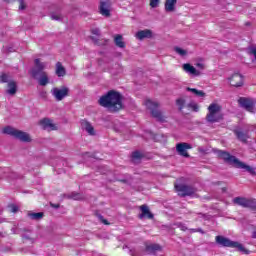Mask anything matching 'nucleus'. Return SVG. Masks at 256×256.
Wrapping results in <instances>:
<instances>
[{"instance_id": "obj_29", "label": "nucleus", "mask_w": 256, "mask_h": 256, "mask_svg": "<svg viewBox=\"0 0 256 256\" xmlns=\"http://www.w3.org/2000/svg\"><path fill=\"white\" fill-rule=\"evenodd\" d=\"M246 208L251 209V211H256V200L255 199H248L246 204Z\"/></svg>"}, {"instance_id": "obj_21", "label": "nucleus", "mask_w": 256, "mask_h": 256, "mask_svg": "<svg viewBox=\"0 0 256 256\" xmlns=\"http://www.w3.org/2000/svg\"><path fill=\"white\" fill-rule=\"evenodd\" d=\"M114 43L116 47H119V49H125V41H123V35L117 34L114 36Z\"/></svg>"}, {"instance_id": "obj_6", "label": "nucleus", "mask_w": 256, "mask_h": 256, "mask_svg": "<svg viewBox=\"0 0 256 256\" xmlns=\"http://www.w3.org/2000/svg\"><path fill=\"white\" fill-rule=\"evenodd\" d=\"M145 106L147 109L151 110V115L154 119L158 120L160 123H165L167 118L163 115V112L159 110L158 102H153L152 100L148 99L145 101Z\"/></svg>"}, {"instance_id": "obj_1", "label": "nucleus", "mask_w": 256, "mask_h": 256, "mask_svg": "<svg viewBox=\"0 0 256 256\" xmlns=\"http://www.w3.org/2000/svg\"><path fill=\"white\" fill-rule=\"evenodd\" d=\"M99 106L108 109L110 113H119L123 109V95L121 93L110 90L98 100Z\"/></svg>"}, {"instance_id": "obj_40", "label": "nucleus", "mask_w": 256, "mask_h": 256, "mask_svg": "<svg viewBox=\"0 0 256 256\" xmlns=\"http://www.w3.org/2000/svg\"><path fill=\"white\" fill-rule=\"evenodd\" d=\"M19 3V9L23 11L25 9V2L23 0H18Z\"/></svg>"}, {"instance_id": "obj_45", "label": "nucleus", "mask_w": 256, "mask_h": 256, "mask_svg": "<svg viewBox=\"0 0 256 256\" xmlns=\"http://www.w3.org/2000/svg\"><path fill=\"white\" fill-rule=\"evenodd\" d=\"M186 91H190L191 93H194V95L197 93V89L196 88H186Z\"/></svg>"}, {"instance_id": "obj_28", "label": "nucleus", "mask_w": 256, "mask_h": 256, "mask_svg": "<svg viewBox=\"0 0 256 256\" xmlns=\"http://www.w3.org/2000/svg\"><path fill=\"white\" fill-rule=\"evenodd\" d=\"M52 21H63V15L59 12H52L50 14Z\"/></svg>"}, {"instance_id": "obj_19", "label": "nucleus", "mask_w": 256, "mask_h": 256, "mask_svg": "<svg viewBox=\"0 0 256 256\" xmlns=\"http://www.w3.org/2000/svg\"><path fill=\"white\" fill-rule=\"evenodd\" d=\"M182 69L186 73H190V75H194L195 77H199V75H201V71L196 70L195 67L189 63L183 64Z\"/></svg>"}, {"instance_id": "obj_3", "label": "nucleus", "mask_w": 256, "mask_h": 256, "mask_svg": "<svg viewBox=\"0 0 256 256\" xmlns=\"http://www.w3.org/2000/svg\"><path fill=\"white\" fill-rule=\"evenodd\" d=\"M216 243L218 245H221V247H231L232 249H237L244 255H249L251 251H249L247 248L243 247V244L235 241H231L229 238H225L223 236H216L215 238Z\"/></svg>"}, {"instance_id": "obj_39", "label": "nucleus", "mask_w": 256, "mask_h": 256, "mask_svg": "<svg viewBox=\"0 0 256 256\" xmlns=\"http://www.w3.org/2000/svg\"><path fill=\"white\" fill-rule=\"evenodd\" d=\"M176 225H177L178 229H180L181 231H187V226H185V224L178 223Z\"/></svg>"}, {"instance_id": "obj_44", "label": "nucleus", "mask_w": 256, "mask_h": 256, "mask_svg": "<svg viewBox=\"0 0 256 256\" xmlns=\"http://www.w3.org/2000/svg\"><path fill=\"white\" fill-rule=\"evenodd\" d=\"M186 91H190L191 93H194V95L197 93V89L196 88H186Z\"/></svg>"}, {"instance_id": "obj_8", "label": "nucleus", "mask_w": 256, "mask_h": 256, "mask_svg": "<svg viewBox=\"0 0 256 256\" xmlns=\"http://www.w3.org/2000/svg\"><path fill=\"white\" fill-rule=\"evenodd\" d=\"M255 99L249 97H240L238 99V105L248 111V113H254L255 111Z\"/></svg>"}, {"instance_id": "obj_35", "label": "nucleus", "mask_w": 256, "mask_h": 256, "mask_svg": "<svg viewBox=\"0 0 256 256\" xmlns=\"http://www.w3.org/2000/svg\"><path fill=\"white\" fill-rule=\"evenodd\" d=\"M159 3H161V0H150V7L152 9H157V7H159Z\"/></svg>"}, {"instance_id": "obj_37", "label": "nucleus", "mask_w": 256, "mask_h": 256, "mask_svg": "<svg viewBox=\"0 0 256 256\" xmlns=\"http://www.w3.org/2000/svg\"><path fill=\"white\" fill-rule=\"evenodd\" d=\"M9 211L10 213H17L19 211V207L17 205H10Z\"/></svg>"}, {"instance_id": "obj_52", "label": "nucleus", "mask_w": 256, "mask_h": 256, "mask_svg": "<svg viewBox=\"0 0 256 256\" xmlns=\"http://www.w3.org/2000/svg\"><path fill=\"white\" fill-rule=\"evenodd\" d=\"M92 41H94V43H97V40L95 39V36L91 37Z\"/></svg>"}, {"instance_id": "obj_32", "label": "nucleus", "mask_w": 256, "mask_h": 256, "mask_svg": "<svg viewBox=\"0 0 256 256\" xmlns=\"http://www.w3.org/2000/svg\"><path fill=\"white\" fill-rule=\"evenodd\" d=\"M174 51L178 53V55H181V57H185V55H187V50H184L183 48H180V47H175Z\"/></svg>"}, {"instance_id": "obj_46", "label": "nucleus", "mask_w": 256, "mask_h": 256, "mask_svg": "<svg viewBox=\"0 0 256 256\" xmlns=\"http://www.w3.org/2000/svg\"><path fill=\"white\" fill-rule=\"evenodd\" d=\"M50 205H51V207H53L54 209H59V204H53V203H51Z\"/></svg>"}, {"instance_id": "obj_43", "label": "nucleus", "mask_w": 256, "mask_h": 256, "mask_svg": "<svg viewBox=\"0 0 256 256\" xmlns=\"http://www.w3.org/2000/svg\"><path fill=\"white\" fill-rule=\"evenodd\" d=\"M196 67L198 69H201V71H203V69H205V64H203V63H196Z\"/></svg>"}, {"instance_id": "obj_9", "label": "nucleus", "mask_w": 256, "mask_h": 256, "mask_svg": "<svg viewBox=\"0 0 256 256\" xmlns=\"http://www.w3.org/2000/svg\"><path fill=\"white\" fill-rule=\"evenodd\" d=\"M98 13L102 15V17H111V0H100Z\"/></svg>"}, {"instance_id": "obj_30", "label": "nucleus", "mask_w": 256, "mask_h": 256, "mask_svg": "<svg viewBox=\"0 0 256 256\" xmlns=\"http://www.w3.org/2000/svg\"><path fill=\"white\" fill-rule=\"evenodd\" d=\"M68 199H74V201H81V199H83V196L79 193H72L68 196Z\"/></svg>"}, {"instance_id": "obj_5", "label": "nucleus", "mask_w": 256, "mask_h": 256, "mask_svg": "<svg viewBox=\"0 0 256 256\" xmlns=\"http://www.w3.org/2000/svg\"><path fill=\"white\" fill-rule=\"evenodd\" d=\"M2 133H4V135H11L12 137H15V139H19V141H23L24 143L31 142V136H29L27 132L17 130L11 126L3 128Z\"/></svg>"}, {"instance_id": "obj_50", "label": "nucleus", "mask_w": 256, "mask_h": 256, "mask_svg": "<svg viewBox=\"0 0 256 256\" xmlns=\"http://www.w3.org/2000/svg\"><path fill=\"white\" fill-rule=\"evenodd\" d=\"M84 157H91V154L89 152L84 153Z\"/></svg>"}, {"instance_id": "obj_42", "label": "nucleus", "mask_w": 256, "mask_h": 256, "mask_svg": "<svg viewBox=\"0 0 256 256\" xmlns=\"http://www.w3.org/2000/svg\"><path fill=\"white\" fill-rule=\"evenodd\" d=\"M195 95L197 97H205V93L203 92V90H197Z\"/></svg>"}, {"instance_id": "obj_26", "label": "nucleus", "mask_w": 256, "mask_h": 256, "mask_svg": "<svg viewBox=\"0 0 256 256\" xmlns=\"http://www.w3.org/2000/svg\"><path fill=\"white\" fill-rule=\"evenodd\" d=\"M47 83H49V77L45 72H43L39 78V85H41L42 87H45Z\"/></svg>"}, {"instance_id": "obj_33", "label": "nucleus", "mask_w": 256, "mask_h": 256, "mask_svg": "<svg viewBox=\"0 0 256 256\" xmlns=\"http://www.w3.org/2000/svg\"><path fill=\"white\" fill-rule=\"evenodd\" d=\"M30 217L31 219H35V220L43 219V213L42 212L32 213L30 214Z\"/></svg>"}, {"instance_id": "obj_36", "label": "nucleus", "mask_w": 256, "mask_h": 256, "mask_svg": "<svg viewBox=\"0 0 256 256\" xmlns=\"http://www.w3.org/2000/svg\"><path fill=\"white\" fill-rule=\"evenodd\" d=\"M98 219H99V221H101V223H103L104 225H111V223H109V220L105 219V218L103 217V215H101V214H98Z\"/></svg>"}, {"instance_id": "obj_18", "label": "nucleus", "mask_w": 256, "mask_h": 256, "mask_svg": "<svg viewBox=\"0 0 256 256\" xmlns=\"http://www.w3.org/2000/svg\"><path fill=\"white\" fill-rule=\"evenodd\" d=\"M177 7V0H165L164 9L166 13H175Z\"/></svg>"}, {"instance_id": "obj_14", "label": "nucleus", "mask_w": 256, "mask_h": 256, "mask_svg": "<svg viewBox=\"0 0 256 256\" xmlns=\"http://www.w3.org/2000/svg\"><path fill=\"white\" fill-rule=\"evenodd\" d=\"M139 209L141 211V214H139V219H154L155 215L151 213V210H149V206L147 204H143L139 206Z\"/></svg>"}, {"instance_id": "obj_31", "label": "nucleus", "mask_w": 256, "mask_h": 256, "mask_svg": "<svg viewBox=\"0 0 256 256\" xmlns=\"http://www.w3.org/2000/svg\"><path fill=\"white\" fill-rule=\"evenodd\" d=\"M132 159L134 161H137L139 159H143V154L139 151H134V152H132Z\"/></svg>"}, {"instance_id": "obj_12", "label": "nucleus", "mask_w": 256, "mask_h": 256, "mask_svg": "<svg viewBox=\"0 0 256 256\" xmlns=\"http://www.w3.org/2000/svg\"><path fill=\"white\" fill-rule=\"evenodd\" d=\"M34 63H35V68H33L30 73L32 77H34V79H37L41 71H43L47 67V62H41V60L35 59Z\"/></svg>"}, {"instance_id": "obj_10", "label": "nucleus", "mask_w": 256, "mask_h": 256, "mask_svg": "<svg viewBox=\"0 0 256 256\" xmlns=\"http://www.w3.org/2000/svg\"><path fill=\"white\" fill-rule=\"evenodd\" d=\"M228 81L232 87H243L245 84V77L241 73H234L228 78Z\"/></svg>"}, {"instance_id": "obj_16", "label": "nucleus", "mask_w": 256, "mask_h": 256, "mask_svg": "<svg viewBox=\"0 0 256 256\" xmlns=\"http://www.w3.org/2000/svg\"><path fill=\"white\" fill-rule=\"evenodd\" d=\"M51 94L56 101H63V99H65V88H53Z\"/></svg>"}, {"instance_id": "obj_11", "label": "nucleus", "mask_w": 256, "mask_h": 256, "mask_svg": "<svg viewBox=\"0 0 256 256\" xmlns=\"http://www.w3.org/2000/svg\"><path fill=\"white\" fill-rule=\"evenodd\" d=\"M189 149H193V146L187 142H181L176 144V151L180 157H186L189 158L191 157L189 155Z\"/></svg>"}, {"instance_id": "obj_13", "label": "nucleus", "mask_w": 256, "mask_h": 256, "mask_svg": "<svg viewBox=\"0 0 256 256\" xmlns=\"http://www.w3.org/2000/svg\"><path fill=\"white\" fill-rule=\"evenodd\" d=\"M39 125L44 129V131H57V129H59V126L53 123V120L49 118L40 120Z\"/></svg>"}, {"instance_id": "obj_7", "label": "nucleus", "mask_w": 256, "mask_h": 256, "mask_svg": "<svg viewBox=\"0 0 256 256\" xmlns=\"http://www.w3.org/2000/svg\"><path fill=\"white\" fill-rule=\"evenodd\" d=\"M174 189L179 197H191L197 193V188L186 184H175Z\"/></svg>"}, {"instance_id": "obj_4", "label": "nucleus", "mask_w": 256, "mask_h": 256, "mask_svg": "<svg viewBox=\"0 0 256 256\" xmlns=\"http://www.w3.org/2000/svg\"><path fill=\"white\" fill-rule=\"evenodd\" d=\"M221 105L212 103L208 106V113L206 115V121L208 123H219L223 121V113H221Z\"/></svg>"}, {"instance_id": "obj_25", "label": "nucleus", "mask_w": 256, "mask_h": 256, "mask_svg": "<svg viewBox=\"0 0 256 256\" xmlns=\"http://www.w3.org/2000/svg\"><path fill=\"white\" fill-rule=\"evenodd\" d=\"M56 75H58V77H63V75H65V68H63L61 62H57L56 64Z\"/></svg>"}, {"instance_id": "obj_23", "label": "nucleus", "mask_w": 256, "mask_h": 256, "mask_svg": "<svg viewBox=\"0 0 256 256\" xmlns=\"http://www.w3.org/2000/svg\"><path fill=\"white\" fill-rule=\"evenodd\" d=\"M145 249L147 253H157V251H161L162 247L159 244H146Z\"/></svg>"}, {"instance_id": "obj_47", "label": "nucleus", "mask_w": 256, "mask_h": 256, "mask_svg": "<svg viewBox=\"0 0 256 256\" xmlns=\"http://www.w3.org/2000/svg\"><path fill=\"white\" fill-rule=\"evenodd\" d=\"M119 183H127V179H119Z\"/></svg>"}, {"instance_id": "obj_49", "label": "nucleus", "mask_w": 256, "mask_h": 256, "mask_svg": "<svg viewBox=\"0 0 256 256\" xmlns=\"http://www.w3.org/2000/svg\"><path fill=\"white\" fill-rule=\"evenodd\" d=\"M197 233H202V234H203V233H205V232L203 231V229L198 228V229H197Z\"/></svg>"}, {"instance_id": "obj_34", "label": "nucleus", "mask_w": 256, "mask_h": 256, "mask_svg": "<svg viewBox=\"0 0 256 256\" xmlns=\"http://www.w3.org/2000/svg\"><path fill=\"white\" fill-rule=\"evenodd\" d=\"M188 109H192V111H199V105H197L196 103H189L186 106Z\"/></svg>"}, {"instance_id": "obj_53", "label": "nucleus", "mask_w": 256, "mask_h": 256, "mask_svg": "<svg viewBox=\"0 0 256 256\" xmlns=\"http://www.w3.org/2000/svg\"><path fill=\"white\" fill-rule=\"evenodd\" d=\"M4 1H6L7 3H9V1H11V0H4Z\"/></svg>"}, {"instance_id": "obj_20", "label": "nucleus", "mask_w": 256, "mask_h": 256, "mask_svg": "<svg viewBox=\"0 0 256 256\" xmlns=\"http://www.w3.org/2000/svg\"><path fill=\"white\" fill-rule=\"evenodd\" d=\"M233 133L234 135H236L238 141H241L242 143H247V139H249V134L247 132L235 129Z\"/></svg>"}, {"instance_id": "obj_15", "label": "nucleus", "mask_w": 256, "mask_h": 256, "mask_svg": "<svg viewBox=\"0 0 256 256\" xmlns=\"http://www.w3.org/2000/svg\"><path fill=\"white\" fill-rule=\"evenodd\" d=\"M81 128L84 129L88 133V135L94 136L95 135V128L89 121L86 119H82L80 121Z\"/></svg>"}, {"instance_id": "obj_27", "label": "nucleus", "mask_w": 256, "mask_h": 256, "mask_svg": "<svg viewBox=\"0 0 256 256\" xmlns=\"http://www.w3.org/2000/svg\"><path fill=\"white\" fill-rule=\"evenodd\" d=\"M176 105L179 109V111H183L185 109L186 101L183 98H178L176 100Z\"/></svg>"}, {"instance_id": "obj_17", "label": "nucleus", "mask_w": 256, "mask_h": 256, "mask_svg": "<svg viewBox=\"0 0 256 256\" xmlns=\"http://www.w3.org/2000/svg\"><path fill=\"white\" fill-rule=\"evenodd\" d=\"M135 37L136 39H139V41H143V39H151V37H153V31L149 29L139 30L135 34Z\"/></svg>"}, {"instance_id": "obj_24", "label": "nucleus", "mask_w": 256, "mask_h": 256, "mask_svg": "<svg viewBox=\"0 0 256 256\" xmlns=\"http://www.w3.org/2000/svg\"><path fill=\"white\" fill-rule=\"evenodd\" d=\"M8 95H15L17 93V83L11 81L8 83V89L6 91Z\"/></svg>"}, {"instance_id": "obj_22", "label": "nucleus", "mask_w": 256, "mask_h": 256, "mask_svg": "<svg viewBox=\"0 0 256 256\" xmlns=\"http://www.w3.org/2000/svg\"><path fill=\"white\" fill-rule=\"evenodd\" d=\"M249 199L245 198V197H235L233 199V203L234 205H239L240 207H247V203H248Z\"/></svg>"}, {"instance_id": "obj_38", "label": "nucleus", "mask_w": 256, "mask_h": 256, "mask_svg": "<svg viewBox=\"0 0 256 256\" xmlns=\"http://www.w3.org/2000/svg\"><path fill=\"white\" fill-rule=\"evenodd\" d=\"M9 77L6 74L0 76V83H7Z\"/></svg>"}, {"instance_id": "obj_51", "label": "nucleus", "mask_w": 256, "mask_h": 256, "mask_svg": "<svg viewBox=\"0 0 256 256\" xmlns=\"http://www.w3.org/2000/svg\"><path fill=\"white\" fill-rule=\"evenodd\" d=\"M190 231L191 233H197V229H194V228L190 229Z\"/></svg>"}, {"instance_id": "obj_2", "label": "nucleus", "mask_w": 256, "mask_h": 256, "mask_svg": "<svg viewBox=\"0 0 256 256\" xmlns=\"http://www.w3.org/2000/svg\"><path fill=\"white\" fill-rule=\"evenodd\" d=\"M215 155L219 159H223L224 163H227L228 165H233L236 169H245L250 175H256L255 169L244 162L240 161L237 157L231 155V153L225 151V150H214Z\"/></svg>"}, {"instance_id": "obj_41", "label": "nucleus", "mask_w": 256, "mask_h": 256, "mask_svg": "<svg viewBox=\"0 0 256 256\" xmlns=\"http://www.w3.org/2000/svg\"><path fill=\"white\" fill-rule=\"evenodd\" d=\"M91 33H92V35H96L97 37H99V35H100L99 28L92 29Z\"/></svg>"}, {"instance_id": "obj_48", "label": "nucleus", "mask_w": 256, "mask_h": 256, "mask_svg": "<svg viewBox=\"0 0 256 256\" xmlns=\"http://www.w3.org/2000/svg\"><path fill=\"white\" fill-rule=\"evenodd\" d=\"M67 95H69V89L65 88V97H67Z\"/></svg>"}]
</instances>
